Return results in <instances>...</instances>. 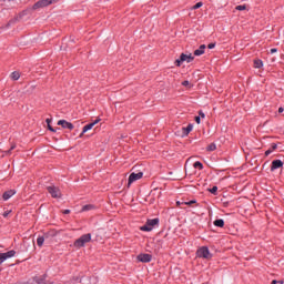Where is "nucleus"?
Listing matches in <instances>:
<instances>
[{
	"label": "nucleus",
	"instance_id": "nucleus-23",
	"mask_svg": "<svg viewBox=\"0 0 284 284\" xmlns=\"http://www.w3.org/2000/svg\"><path fill=\"white\" fill-rule=\"evenodd\" d=\"M235 10H239V11L247 10V6H245V4L236 6Z\"/></svg>",
	"mask_w": 284,
	"mask_h": 284
},
{
	"label": "nucleus",
	"instance_id": "nucleus-15",
	"mask_svg": "<svg viewBox=\"0 0 284 284\" xmlns=\"http://www.w3.org/2000/svg\"><path fill=\"white\" fill-rule=\"evenodd\" d=\"M193 125L192 124H189L186 128H183L182 130H183V134H184V136H187V134H190L191 133V131L193 130Z\"/></svg>",
	"mask_w": 284,
	"mask_h": 284
},
{
	"label": "nucleus",
	"instance_id": "nucleus-4",
	"mask_svg": "<svg viewBox=\"0 0 284 284\" xmlns=\"http://www.w3.org/2000/svg\"><path fill=\"white\" fill-rule=\"evenodd\" d=\"M199 258H206L207 261H210V258H212V253H210V248H207V246H202L197 250L196 252Z\"/></svg>",
	"mask_w": 284,
	"mask_h": 284
},
{
	"label": "nucleus",
	"instance_id": "nucleus-33",
	"mask_svg": "<svg viewBox=\"0 0 284 284\" xmlns=\"http://www.w3.org/2000/svg\"><path fill=\"white\" fill-rule=\"evenodd\" d=\"M270 154H272V150H267V151L265 152V156H270Z\"/></svg>",
	"mask_w": 284,
	"mask_h": 284
},
{
	"label": "nucleus",
	"instance_id": "nucleus-37",
	"mask_svg": "<svg viewBox=\"0 0 284 284\" xmlns=\"http://www.w3.org/2000/svg\"><path fill=\"white\" fill-rule=\"evenodd\" d=\"M45 121H47V125H50V123H52V120L50 119H47Z\"/></svg>",
	"mask_w": 284,
	"mask_h": 284
},
{
	"label": "nucleus",
	"instance_id": "nucleus-30",
	"mask_svg": "<svg viewBox=\"0 0 284 284\" xmlns=\"http://www.w3.org/2000/svg\"><path fill=\"white\" fill-rule=\"evenodd\" d=\"M195 123H201V116H195Z\"/></svg>",
	"mask_w": 284,
	"mask_h": 284
},
{
	"label": "nucleus",
	"instance_id": "nucleus-18",
	"mask_svg": "<svg viewBox=\"0 0 284 284\" xmlns=\"http://www.w3.org/2000/svg\"><path fill=\"white\" fill-rule=\"evenodd\" d=\"M34 281H36L38 284H48V282H45V275L39 276V277H34Z\"/></svg>",
	"mask_w": 284,
	"mask_h": 284
},
{
	"label": "nucleus",
	"instance_id": "nucleus-1",
	"mask_svg": "<svg viewBox=\"0 0 284 284\" xmlns=\"http://www.w3.org/2000/svg\"><path fill=\"white\" fill-rule=\"evenodd\" d=\"M91 241L92 234L88 233L75 240L73 246L77 247V250H81V247H85V244L90 243Z\"/></svg>",
	"mask_w": 284,
	"mask_h": 284
},
{
	"label": "nucleus",
	"instance_id": "nucleus-40",
	"mask_svg": "<svg viewBox=\"0 0 284 284\" xmlns=\"http://www.w3.org/2000/svg\"><path fill=\"white\" fill-rule=\"evenodd\" d=\"M193 203H195L194 201H190L186 203V205H192Z\"/></svg>",
	"mask_w": 284,
	"mask_h": 284
},
{
	"label": "nucleus",
	"instance_id": "nucleus-35",
	"mask_svg": "<svg viewBox=\"0 0 284 284\" xmlns=\"http://www.w3.org/2000/svg\"><path fill=\"white\" fill-rule=\"evenodd\" d=\"M284 109L282 106L278 108V113L283 114Z\"/></svg>",
	"mask_w": 284,
	"mask_h": 284
},
{
	"label": "nucleus",
	"instance_id": "nucleus-20",
	"mask_svg": "<svg viewBox=\"0 0 284 284\" xmlns=\"http://www.w3.org/2000/svg\"><path fill=\"white\" fill-rule=\"evenodd\" d=\"M90 210H94V205L87 204L82 207V212H90Z\"/></svg>",
	"mask_w": 284,
	"mask_h": 284
},
{
	"label": "nucleus",
	"instance_id": "nucleus-8",
	"mask_svg": "<svg viewBox=\"0 0 284 284\" xmlns=\"http://www.w3.org/2000/svg\"><path fill=\"white\" fill-rule=\"evenodd\" d=\"M48 6H52L51 0H39L33 4V10H39V8H48Z\"/></svg>",
	"mask_w": 284,
	"mask_h": 284
},
{
	"label": "nucleus",
	"instance_id": "nucleus-32",
	"mask_svg": "<svg viewBox=\"0 0 284 284\" xmlns=\"http://www.w3.org/2000/svg\"><path fill=\"white\" fill-rule=\"evenodd\" d=\"M48 129L50 130V132H55L54 128H52V125H50V124L48 125Z\"/></svg>",
	"mask_w": 284,
	"mask_h": 284
},
{
	"label": "nucleus",
	"instance_id": "nucleus-12",
	"mask_svg": "<svg viewBox=\"0 0 284 284\" xmlns=\"http://www.w3.org/2000/svg\"><path fill=\"white\" fill-rule=\"evenodd\" d=\"M17 194L16 190H9L6 191L2 195L3 201H8L9 199H12V196H14Z\"/></svg>",
	"mask_w": 284,
	"mask_h": 284
},
{
	"label": "nucleus",
	"instance_id": "nucleus-14",
	"mask_svg": "<svg viewBox=\"0 0 284 284\" xmlns=\"http://www.w3.org/2000/svg\"><path fill=\"white\" fill-rule=\"evenodd\" d=\"M205 44H201L197 50L194 51V57H201L202 54H205Z\"/></svg>",
	"mask_w": 284,
	"mask_h": 284
},
{
	"label": "nucleus",
	"instance_id": "nucleus-31",
	"mask_svg": "<svg viewBox=\"0 0 284 284\" xmlns=\"http://www.w3.org/2000/svg\"><path fill=\"white\" fill-rule=\"evenodd\" d=\"M200 116L201 119H205V113H203V111H200Z\"/></svg>",
	"mask_w": 284,
	"mask_h": 284
},
{
	"label": "nucleus",
	"instance_id": "nucleus-29",
	"mask_svg": "<svg viewBox=\"0 0 284 284\" xmlns=\"http://www.w3.org/2000/svg\"><path fill=\"white\" fill-rule=\"evenodd\" d=\"M10 212H12V211H6V212L2 214V216H3L4 219H8V216L10 215Z\"/></svg>",
	"mask_w": 284,
	"mask_h": 284
},
{
	"label": "nucleus",
	"instance_id": "nucleus-22",
	"mask_svg": "<svg viewBox=\"0 0 284 284\" xmlns=\"http://www.w3.org/2000/svg\"><path fill=\"white\" fill-rule=\"evenodd\" d=\"M207 152H214V150H216V144L215 143H211L207 148H206Z\"/></svg>",
	"mask_w": 284,
	"mask_h": 284
},
{
	"label": "nucleus",
	"instance_id": "nucleus-3",
	"mask_svg": "<svg viewBox=\"0 0 284 284\" xmlns=\"http://www.w3.org/2000/svg\"><path fill=\"white\" fill-rule=\"evenodd\" d=\"M185 61L186 63H192V61H194V57L192 55V53L190 54L182 53L180 55V59L175 61V65H178V68H181V63H185Z\"/></svg>",
	"mask_w": 284,
	"mask_h": 284
},
{
	"label": "nucleus",
	"instance_id": "nucleus-21",
	"mask_svg": "<svg viewBox=\"0 0 284 284\" xmlns=\"http://www.w3.org/2000/svg\"><path fill=\"white\" fill-rule=\"evenodd\" d=\"M254 68H257V69H260V68H263V60H254Z\"/></svg>",
	"mask_w": 284,
	"mask_h": 284
},
{
	"label": "nucleus",
	"instance_id": "nucleus-19",
	"mask_svg": "<svg viewBox=\"0 0 284 284\" xmlns=\"http://www.w3.org/2000/svg\"><path fill=\"white\" fill-rule=\"evenodd\" d=\"M45 242V237H43V236H39L38 239H37V245L39 246V247H43V243Z\"/></svg>",
	"mask_w": 284,
	"mask_h": 284
},
{
	"label": "nucleus",
	"instance_id": "nucleus-24",
	"mask_svg": "<svg viewBox=\"0 0 284 284\" xmlns=\"http://www.w3.org/2000/svg\"><path fill=\"white\" fill-rule=\"evenodd\" d=\"M193 168H197V169H200V170H203V163H201L200 161H197V162H195L194 164H193Z\"/></svg>",
	"mask_w": 284,
	"mask_h": 284
},
{
	"label": "nucleus",
	"instance_id": "nucleus-13",
	"mask_svg": "<svg viewBox=\"0 0 284 284\" xmlns=\"http://www.w3.org/2000/svg\"><path fill=\"white\" fill-rule=\"evenodd\" d=\"M278 168H283V161L274 160L271 165V172H274V170H278Z\"/></svg>",
	"mask_w": 284,
	"mask_h": 284
},
{
	"label": "nucleus",
	"instance_id": "nucleus-5",
	"mask_svg": "<svg viewBox=\"0 0 284 284\" xmlns=\"http://www.w3.org/2000/svg\"><path fill=\"white\" fill-rule=\"evenodd\" d=\"M47 190L52 199H61V190L58 186L51 185L48 186Z\"/></svg>",
	"mask_w": 284,
	"mask_h": 284
},
{
	"label": "nucleus",
	"instance_id": "nucleus-10",
	"mask_svg": "<svg viewBox=\"0 0 284 284\" xmlns=\"http://www.w3.org/2000/svg\"><path fill=\"white\" fill-rule=\"evenodd\" d=\"M58 125H61V128H64V130H74V124L65 120L58 121Z\"/></svg>",
	"mask_w": 284,
	"mask_h": 284
},
{
	"label": "nucleus",
	"instance_id": "nucleus-39",
	"mask_svg": "<svg viewBox=\"0 0 284 284\" xmlns=\"http://www.w3.org/2000/svg\"><path fill=\"white\" fill-rule=\"evenodd\" d=\"M63 214H70V210H64Z\"/></svg>",
	"mask_w": 284,
	"mask_h": 284
},
{
	"label": "nucleus",
	"instance_id": "nucleus-2",
	"mask_svg": "<svg viewBox=\"0 0 284 284\" xmlns=\"http://www.w3.org/2000/svg\"><path fill=\"white\" fill-rule=\"evenodd\" d=\"M156 225H159V219L148 220L145 225L141 226L140 230L142 232H152Z\"/></svg>",
	"mask_w": 284,
	"mask_h": 284
},
{
	"label": "nucleus",
	"instance_id": "nucleus-43",
	"mask_svg": "<svg viewBox=\"0 0 284 284\" xmlns=\"http://www.w3.org/2000/svg\"><path fill=\"white\" fill-rule=\"evenodd\" d=\"M47 284H55L54 282H47Z\"/></svg>",
	"mask_w": 284,
	"mask_h": 284
},
{
	"label": "nucleus",
	"instance_id": "nucleus-28",
	"mask_svg": "<svg viewBox=\"0 0 284 284\" xmlns=\"http://www.w3.org/2000/svg\"><path fill=\"white\" fill-rule=\"evenodd\" d=\"M182 85H184V88H190V81L187 80L183 81Z\"/></svg>",
	"mask_w": 284,
	"mask_h": 284
},
{
	"label": "nucleus",
	"instance_id": "nucleus-16",
	"mask_svg": "<svg viewBox=\"0 0 284 284\" xmlns=\"http://www.w3.org/2000/svg\"><path fill=\"white\" fill-rule=\"evenodd\" d=\"M11 79L12 81H19V79H21V73H19L18 71H14L11 73Z\"/></svg>",
	"mask_w": 284,
	"mask_h": 284
},
{
	"label": "nucleus",
	"instance_id": "nucleus-6",
	"mask_svg": "<svg viewBox=\"0 0 284 284\" xmlns=\"http://www.w3.org/2000/svg\"><path fill=\"white\" fill-rule=\"evenodd\" d=\"M143 179V172H138V173H131L130 176H129V181H128V187H130V185L132 183H134L135 181H139Z\"/></svg>",
	"mask_w": 284,
	"mask_h": 284
},
{
	"label": "nucleus",
	"instance_id": "nucleus-26",
	"mask_svg": "<svg viewBox=\"0 0 284 284\" xmlns=\"http://www.w3.org/2000/svg\"><path fill=\"white\" fill-rule=\"evenodd\" d=\"M211 194H216V192H219V187L217 186H213L212 189H210Z\"/></svg>",
	"mask_w": 284,
	"mask_h": 284
},
{
	"label": "nucleus",
	"instance_id": "nucleus-11",
	"mask_svg": "<svg viewBox=\"0 0 284 284\" xmlns=\"http://www.w3.org/2000/svg\"><path fill=\"white\" fill-rule=\"evenodd\" d=\"M100 121H101V119H97L94 122L84 125L81 136H83V134H85V132H89V130H92V128H94L97 125V123H99Z\"/></svg>",
	"mask_w": 284,
	"mask_h": 284
},
{
	"label": "nucleus",
	"instance_id": "nucleus-25",
	"mask_svg": "<svg viewBox=\"0 0 284 284\" xmlns=\"http://www.w3.org/2000/svg\"><path fill=\"white\" fill-rule=\"evenodd\" d=\"M199 8H203V2H197L195 6L192 7V10H199Z\"/></svg>",
	"mask_w": 284,
	"mask_h": 284
},
{
	"label": "nucleus",
	"instance_id": "nucleus-27",
	"mask_svg": "<svg viewBox=\"0 0 284 284\" xmlns=\"http://www.w3.org/2000/svg\"><path fill=\"white\" fill-rule=\"evenodd\" d=\"M207 48H209V50H214V48H216V43H210L209 45H207Z\"/></svg>",
	"mask_w": 284,
	"mask_h": 284
},
{
	"label": "nucleus",
	"instance_id": "nucleus-41",
	"mask_svg": "<svg viewBox=\"0 0 284 284\" xmlns=\"http://www.w3.org/2000/svg\"><path fill=\"white\" fill-rule=\"evenodd\" d=\"M271 284H278V281L273 280Z\"/></svg>",
	"mask_w": 284,
	"mask_h": 284
},
{
	"label": "nucleus",
	"instance_id": "nucleus-36",
	"mask_svg": "<svg viewBox=\"0 0 284 284\" xmlns=\"http://www.w3.org/2000/svg\"><path fill=\"white\" fill-rule=\"evenodd\" d=\"M51 1V6L53 4V3H59V0H50Z\"/></svg>",
	"mask_w": 284,
	"mask_h": 284
},
{
	"label": "nucleus",
	"instance_id": "nucleus-44",
	"mask_svg": "<svg viewBox=\"0 0 284 284\" xmlns=\"http://www.w3.org/2000/svg\"><path fill=\"white\" fill-rule=\"evenodd\" d=\"M11 150H14V145H13V146H11Z\"/></svg>",
	"mask_w": 284,
	"mask_h": 284
},
{
	"label": "nucleus",
	"instance_id": "nucleus-34",
	"mask_svg": "<svg viewBox=\"0 0 284 284\" xmlns=\"http://www.w3.org/2000/svg\"><path fill=\"white\" fill-rule=\"evenodd\" d=\"M276 52H278L277 49H271V54H274V53H276Z\"/></svg>",
	"mask_w": 284,
	"mask_h": 284
},
{
	"label": "nucleus",
	"instance_id": "nucleus-42",
	"mask_svg": "<svg viewBox=\"0 0 284 284\" xmlns=\"http://www.w3.org/2000/svg\"><path fill=\"white\" fill-rule=\"evenodd\" d=\"M278 284H284V280L277 281Z\"/></svg>",
	"mask_w": 284,
	"mask_h": 284
},
{
	"label": "nucleus",
	"instance_id": "nucleus-7",
	"mask_svg": "<svg viewBox=\"0 0 284 284\" xmlns=\"http://www.w3.org/2000/svg\"><path fill=\"white\" fill-rule=\"evenodd\" d=\"M17 254V251L11 250L7 253H0V265L1 263H4V261H8V258H12Z\"/></svg>",
	"mask_w": 284,
	"mask_h": 284
},
{
	"label": "nucleus",
	"instance_id": "nucleus-17",
	"mask_svg": "<svg viewBox=\"0 0 284 284\" xmlns=\"http://www.w3.org/2000/svg\"><path fill=\"white\" fill-rule=\"evenodd\" d=\"M213 225H215V227H224V225H225V221H223V220H215L214 222H213Z\"/></svg>",
	"mask_w": 284,
	"mask_h": 284
},
{
	"label": "nucleus",
	"instance_id": "nucleus-38",
	"mask_svg": "<svg viewBox=\"0 0 284 284\" xmlns=\"http://www.w3.org/2000/svg\"><path fill=\"white\" fill-rule=\"evenodd\" d=\"M277 145L276 144H272V151L276 150Z\"/></svg>",
	"mask_w": 284,
	"mask_h": 284
},
{
	"label": "nucleus",
	"instance_id": "nucleus-9",
	"mask_svg": "<svg viewBox=\"0 0 284 284\" xmlns=\"http://www.w3.org/2000/svg\"><path fill=\"white\" fill-rule=\"evenodd\" d=\"M138 261H140V263H150V261H152V255L148 253H142L138 255Z\"/></svg>",
	"mask_w": 284,
	"mask_h": 284
}]
</instances>
